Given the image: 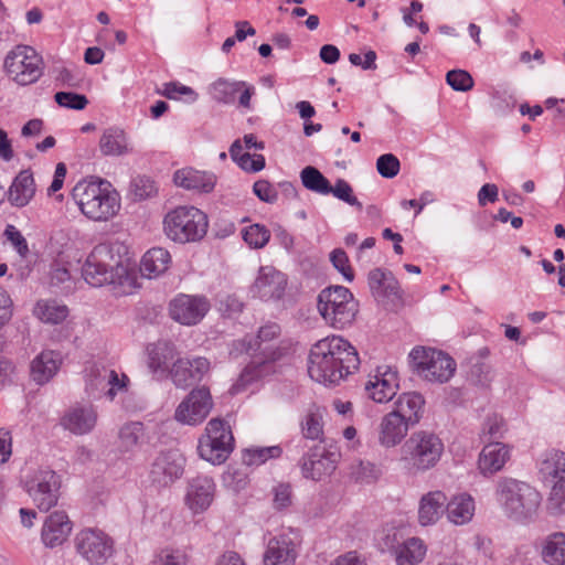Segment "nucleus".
Returning a JSON list of instances; mask_svg holds the SVG:
<instances>
[{
	"instance_id": "obj_34",
	"label": "nucleus",
	"mask_w": 565,
	"mask_h": 565,
	"mask_svg": "<svg viewBox=\"0 0 565 565\" xmlns=\"http://www.w3.org/2000/svg\"><path fill=\"white\" fill-rule=\"evenodd\" d=\"M61 354L55 351H43L31 363V377L39 385L47 383L58 371Z\"/></svg>"
},
{
	"instance_id": "obj_11",
	"label": "nucleus",
	"mask_w": 565,
	"mask_h": 565,
	"mask_svg": "<svg viewBox=\"0 0 565 565\" xmlns=\"http://www.w3.org/2000/svg\"><path fill=\"white\" fill-rule=\"evenodd\" d=\"M74 545L85 561L95 565L105 564L114 553L113 540L98 529L79 531L74 539Z\"/></svg>"
},
{
	"instance_id": "obj_25",
	"label": "nucleus",
	"mask_w": 565,
	"mask_h": 565,
	"mask_svg": "<svg viewBox=\"0 0 565 565\" xmlns=\"http://www.w3.org/2000/svg\"><path fill=\"white\" fill-rule=\"evenodd\" d=\"M99 151L106 157H124L134 152V146L127 132L119 127H108L103 130L99 141Z\"/></svg>"
},
{
	"instance_id": "obj_60",
	"label": "nucleus",
	"mask_w": 565,
	"mask_h": 565,
	"mask_svg": "<svg viewBox=\"0 0 565 565\" xmlns=\"http://www.w3.org/2000/svg\"><path fill=\"white\" fill-rule=\"evenodd\" d=\"M505 431V423L498 415L489 416L482 426V435L489 438H501Z\"/></svg>"
},
{
	"instance_id": "obj_13",
	"label": "nucleus",
	"mask_w": 565,
	"mask_h": 565,
	"mask_svg": "<svg viewBox=\"0 0 565 565\" xmlns=\"http://www.w3.org/2000/svg\"><path fill=\"white\" fill-rule=\"evenodd\" d=\"M213 399L210 390L201 386L192 390L189 395L179 404L174 418L181 424H201L211 413Z\"/></svg>"
},
{
	"instance_id": "obj_35",
	"label": "nucleus",
	"mask_w": 565,
	"mask_h": 565,
	"mask_svg": "<svg viewBox=\"0 0 565 565\" xmlns=\"http://www.w3.org/2000/svg\"><path fill=\"white\" fill-rule=\"evenodd\" d=\"M170 264V253L162 247H153L142 256L140 271L149 279L156 278L166 273Z\"/></svg>"
},
{
	"instance_id": "obj_14",
	"label": "nucleus",
	"mask_w": 565,
	"mask_h": 565,
	"mask_svg": "<svg viewBox=\"0 0 565 565\" xmlns=\"http://www.w3.org/2000/svg\"><path fill=\"white\" fill-rule=\"evenodd\" d=\"M128 377L107 367H93L86 380V392L94 398L106 396L113 401L118 393L127 390Z\"/></svg>"
},
{
	"instance_id": "obj_36",
	"label": "nucleus",
	"mask_w": 565,
	"mask_h": 565,
	"mask_svg": "<svg viewBox=\"0 0 565 565\" xmlns=\"http://www.w3.org/2000/svg\"><path fill=\"white\" fill-rule=\"evenodd\" d=\"M426 553L427 546L419 537H409L394 550L397 565H417L423 562Z\"/></svg>"
},
{
	"instance_id": "obj_31",
	"label": "nucleus",
	"mask_w": 565,
	"mask_h": 565,
	"mask_svg": "<svg viewBox=\"0 0 565 565\" xmlns=\"http://www.w3.org/2000/svg\"><path fill=\"white\" fill-rule=\"evenodd\" d=\"M446 494L440 490H434L422 495L418 502V523L429 526L440 519L446 507Z\"/></svg>"
},
{
	"instance_id": "obj_51",
	"label": "nucleus",
	"mask_w": 565,
	"mask_h": 565,
	"mask_svg": "<svg viewBox=\"0 0 565 565\" xmlns=\"http://www.w3.org/2000/svg\"><path fill=\"white\" fill-rule=\"evenodd\" d=\"M301 542V534L298 530L289 529L288 533H285V565L295 563Z\"/></svg>"
},
{
	"instance_id": "obj_19",
	"label": "nucleus",
	"mask_w": 565,
	"mask_h": 565,
	"mask_svg": "<svg viewBox=\"0 0 565 565\" xmlns=\"http://www.w3.org/2000/svg\"><path fill=\"white\" fill-rule=\"evenodd\" d=\"M257 149L265 148L264 142L257 141L253 134L245 135L243 140L236 139L230 147V156L241 169L246 172L255 173L264 169L265 158L262 154H250L243 152V149Z\"/></svg>"
},
{
	"instance_id": "obj_5",
	"label": "nucleus",
	"mask_w": 565,
	"mask_h": 565,
	"mask_svg": "<svg viewBox=\"0 0 565 565\" xmlns=\"http://www.w3.org/2000/svg\"><path fill=\"white\" fill-rule=\"evenodd\" d=\"M317 309L326 324L343 330L354 322L359 306L347 287L330 286L319 292Z\"/></svg>"
},
{
	"instance_id": "obj_48",
	"label": "nucleus",
	"mask_w": 565,
	"mask_h": 565,
	"mask_svg": "<svg viewBox=\"0 0 565 565\" xmlns=\"http://www.w3.org/2000/svg\"><path fill=\"white\" fill-rule=\"evenodd\" d=\"M130 192L136 200H146L157 193V188L149 177L138 175L131 181Z\"/></svg>"
},
{
	"instance_id": "obj_2",
	"label": "nucleus",
	"mask_w": 565,
	"mask_h": 565,
	"mask_svg": "<svg viewBox=\"0 0 565 565\" xmlns=\"http://www.w3.org/2000/svg\"><path fill=\"white\" fill-rule=\"evenodd\" d=\"M445 452L441 438L428 430L414 431L399 448L397 463L407 477H416L435 469Z\"/></svg>"
},
{
	"instance_id": "obj_59",
	"label": "nucleus",
	"mask_w": 565,
	"mask_h": 565,
	"mask_svg": "<svg viewBox=\"0 0 565 565\" xmlns=\"http://www.w3.org/2000/svg\"><path fill=\"white\" fill-rule=\"evenodd\" d=\"M13 310L14 305L10 294L0 286V330L11 321Z\"/></svg>"
},
{
	"instance_id": "obj_38",
	"label": "nucleus",
	"mask_w": 565,
	"mask_h": 565,
	"mask_svg": "<svg viewBox=\"0 0 565 565\" xmlns=\"http://www.w3.org/2000/svg\"><path fill=\"white\" fill-rule=\"evenodd\" d=\"M280 334V326L278 323H268L262 327L258 331L257 339L258 345L255 350H262L264 354H266V360L263 362V369L266 370L269 362H274L280 358L281 351L276 348L274 351L267 354L269 347L265 345L267 342L278 338ZM254 350L252 345L247 348V351Z\"/></svg>"
},
{
	"instance_id": "obj_47",
	"label": "nucleus",
	"mask_w": 565,
	"mask_h": 565,
	"mask_svg": "<svg viewBox=\"0 0 565 565\" xmlns=\"http://www.w3.org/2000/svg\"><path fill=\"white\" fill-rule=\"evenodd\" d=\"M244 241L253 248L264 247L270 237L269 231L260 224H253L242 232Z\"/></svg>"
},
{
	"instance_id": "obj_52",
	"label": "nucleus",
	"mask_w": 565,
	"mask_h": 565,
	"mask_svg": "<svg viewBox=\"0 0 565 565\" xmlns=\"http://www.w3.org/2000/svg\"><path fill=\"white\" fill-rule=\"evenodd\" d=\"M54 99L58 106L75 110H82L88 104L85 95L72 92H57L54 95Z\"/></svg>"
},
{
	"instance_id": "obj_10",
	"label": "nucleus",
	"mask_w": 565,
	"mask_h": 565,
	"mask_svg": "<svg viewBox=\"0 0 565 565\" xmlns=\"http://www.w3.org/2000/svg\"><path fill=\"white\" fill-rule=\"evenodd\" d=\"M43 60L36 51L28 45H18L4 60V70L19 85L35 83L43 74Z\"/></svg>"
},
{
	"instance_id": "obj_61",
	"label": "nucleus",
	"mask_w": 565,
	"mask_h": 565,
	"mask_svg": "<svg viewBox=\"0 0 565 565\" xmlns=\"http://www.w3.org/2000/svg\"><path fill=\"white\" fill-rule=\"evenodd\" d=\"M255 195L263 202L274 203L278 200V192L266 180H258L253 185Z\"/></svg>"
},
{
	"instance_id": "obj_23",
	"label": "nucleus",
	"mask_w": 565,
	"mask_h": 565,
	"mask_svg": "<svg viewBox=\"0 0 565 565\" xmlns=\"http://www.w3.org/2000/svg\"><path fill=\"white\" fill-rule=\"evenodd\" d=\"M97 423V413L92 405H77L70 408L61 419V425L75 435L90 433Z\"/></svg>"
},
{
	"instance_id": "obj_29",
	"label": "nucleus",
	"mask_w": 565,
	"mask_h": 565,
	"mask_svg": "<svg viewBox=\"0 0 565 565\" xmlns=\"http://www.w3.org/2000/svg\"><path fill=\"white\" fill-rule=\"evenodd\" d=\"M281 285V274L273 266H263L253 285V292L264 300L280 299L282 296Z\"/></svg>"
},
{
	"instance_id": "obj_45",
	"label": "nucleus",
	"mask_w": 565,
	"mask_h": 565,
	"mask_svg": "<svg viewBox=\"0 0 565 565\" xmlns=\"http://www.w3.org/2000/svg\"><path fill=\"white\" fill-rule=\"evenodd\" d=\"M143 437V425L135 422L126 424L119 431V445L124 451L134 450Z\"/></svg>"
},
{
	"instance_id": "obj_17",
	"label": "nucleus",
	"mask_w": 565,
	"mask_h": 565,
	"mask_svg": "<svg viewBox=\"0 0 565 565\" xmlns=\"http://www.w3.org/2000/svg\"><path fill=\"white\" fill-rule=\"evenodd\" d=\"M210 303L205 297L180 294L169 303L172 320L183 326L198 324L209 312Z\"/></svg>"
},
{
	"instance_id": "obj_21",
	"label": "nucleus",
	"mask_w": 565,
	"mask_h": 565,
	"mask_svg": "<svg viewBox=\"0 0 565 565\" xmlns=\"http://www.w3.org/2000/svg\"><path fill=\"white\" fill-rule=\"evenodd\" d=\"M183 458L177 454H160L152 463L150 478L159 487H167L183 473Z\"/></svg>"
},
{
	"instance_id": "obj_27",
	"label": "nucleus",
	"mask_w": 565,
	"mask_h": 565,
	"mask_svg": "<svg viewBox=\"0 0 565 565\" xmlns=\"http://www.w3.org/2000/svg\"><path fill=\"white\" fill-rule=\"evenodd\" d=\"M72 531L68 516L63 511L50 514L42 529V541L47 547H56L66 541Z\"/></svg>"
},
{
	"instance_id": "obj_3",
	"label": "nucleus",
	"mask_w": 565,
	"mask_h": 565,
	"mask_svg": "<svg viewBox=\"0 0 565 565\" xmlns=\"http://www.w3.org/2000/svg\"><path fill=\"white\" fill-rule=\"evenodd\" d=\"M72 198L81 212L89 220L104 222L114 217L120 209V198L108 181L99 178L79 181Z\"/></svg>"
},
{
	"instance_id": "obj_8",
	"label": "nucleus",
	"mask_w": 565,
	"mask_h": 565,
	"mask_svg": "<svg viewBox=\"0 0 565 565\" xmlns=\"http://www.w3.org/2000/svg\"><path fill=\"white\" fill-rule=\"evenodd\" d=\"M126 269L115 257L113 247L108 244H99L94 247L82 267L84 280L93 287H102L115 282L117 276H121Z\"/></svg>"
},
{
	"instance_id": "obj_26",
	"label": "nucleus",
	"mask_w": 565,
	"mask_h": 565,
	"mask_svg": "<svg viewBox=\"0 0 565 565\" xmlns=\"http://www.w3.org/2000/svg\"><path fill=\"white\" fill-rule=\"evenodd\" d=\"M425 398L417 392H404L397 396L392 412L409 426L417 425L424 414Z\"/></svg>"
},
{
	"instance_id": "obj_40",
	"label": "nucleus",
	"mask_w": 565,
	"mask_h": 565,
	"mask_svg": "<svg viewBox=\"0 0 565 565\" xmlns=\"http://www.w3.org/2000/svg\"><path fill=\"white\" fill-rule=\"evenodd\" d=\"M323 416L324 408L318 405H311L301 422V430L308 439H320L323 435Z\"/></svg>"
},
{
	"instance_id": "obj_20",
	"label": "nucleus",
	"mask_w": 565,
	"mask_h": 565,
	"mask_svg": "<svg viewBox=\"0 0 565 565\" xmlns=\"http://www.w3.org/2000/svg\"><path fill=\"white\" fill-rule=\"evenodd\" d=\"M409 426L392 411L386 413L377 425V443L385 449L398 446L407 436Z\"/></svg>"
},
{
	"instance_id": "obj_55",
	"label": "nucleus",
	"mask_w": 565,
	"mask_h": 565,
	"mask_svg": "<svg viewBox=\"0 0 565 565\" xmlns=\"http://www.w3.org/2000/svg\"><path fill=\"white\" fill-rule=\"evenodd\" d=\"M399 160L392 153L382 154L377 158V172L386 179H392L399 172Z\"/></svg>"
},
{
	"instance_id": "obj_24",
	"label": "nucleus",
	"mask_w": 565,
	"mask_h": 565,
	"mask_svg": "<svg viewBox=\"0 0 565 565\" xmlns=\"http://www.w3.org/2000/svg\"><path fill=\"white\" fill-rule=\"evenodd\" d=\"M215 484L212 478L200 476L194 478L188 488L186 504L194 513L205 511L214 499Z\"/></svg>"
},
{
	"instance_id": "obj_1",
	"label": "nucleus",
	"mask_w": 565,
	"mask_h": 565,
	"mask_svg": "<svg viewBox=\"0 0 565 565\" xmlns=\"http://www.w3.org/2000/svg\"><path fill=\"white\" fill-rule=\"evenodd\" d=\"M356 349L341 335H328L313 343L309 350L307 371L309 377L324 386H337L360 369Z\"/></svg>"
},
{
	"instance_id": "obj_30",
	"label": "nucleus",
	"mask_w": 565,
	"mask_h": 565,
	"mask_svg": "<svg viewBox=\"0 0 565 565\" xmlns=\"http://www.w3.org/2000/svg\"><path fill=\"white\" fill-rule=\"evenodd\" d=\"M476 512V502L472 495L462 492L446 500L445 513L447 520L455 525L468 524Z\"/></svg>"
},
{
	"instance_id": "obj_7",
	"label": "nucleus",
	"mask_w": 565,
	"mask_h": 565,
	"mask_svg": "<svg viewBox=\"0 0 565 565\" xmlns=\"http://www.w3.org/2000/svg\"><path fill=\"white\" fill-rule=\"evenodd\" d=\"M412 372L422 381L430 384H445L456 372V362L447 353L428 348L415 347L408 354Z\"/></svg>"
},
{
	"instance_id": "obj_49",
	"label": "nucleus",
	"mask_w": 565,
	"mask_h": 565,
	"mask_svg": "<svg viewBox=\"0 0 565 565\" xmlns=\"http://www.w3.org/2000/svg\"><path fill=\"white\" fill-rule=\"evenodd\" d=\"M547 507L553 513L565 512V480H556L547 498Z\"/></svg>"
},
{
	"instance_id": "obj_22",
	"label": "nucleus",
	"mask_w": 565,
	"mask_h": 565,
	"mask_svg": "<svg viewBox=\"0 0 565 565\" xmlns=\"http://www.w3.org/2000/svg\"><path fill=\"white\" fill-rule=\"evenodd\" d=\"M511 449L508 445L494 441L487 444L478 456L477 467L483 477L501 471L510 460Z\"/></svg>"
},
{
	"instance_id": "obj_4",
	"label": "nucleus",
	"mask_w": 565,
	"mask_h": 565,
	"mask_svg": "<svg viewBox=\"0 0 565 565\" xmlns=\"http://www.w3.org/2000/svg\"><path fill=\"white\" fill-rule=\"evenodd\" d=\"M497 500L509 519L526 522L536 515L542 497L529 483L504 478L498 483Z\"/></svg>"
},
{
	"instance_id": "obj_56",
	"label": "nucleus",
	"mask_w": 565,
	"mask_h": 565,
	"mask_svg": "<svg viewBox=\"0 0 565 565\" xmlns=\"http://www.w3.org/2000/svg\"><path fill=\"white\" fill-rule=\"evenodd\" d=\"M264 565H280L282 562V542L279 536L268 540L263 556Z\"/></svg>"
},
{
	"instance_id": "obj_9",
	"label": "nucleus",
	"mask_w": 565,
	"mask_h": 565,
	"mask_svg": "<svg viewBox=\"0 0 565 565\" xmlns=\"http://www.w3.org/2000/svg\"><path fill=\"white\" fill-rule=\"evenodd\" d=\"M233 449L234 437L230 425L221 418H212L205 427V434L199 439L200 457L213 465H221Z\"/></svg>"
},
{
	"instance_id": "obj_15",
	"label": "nucleus",
	"mask_w": 565,
	"mask_h": 565,
	"mask_svg": "<svg viewBox=\"0 0 565 565\" xmlns=\"http://www.w3.org/2000/svg\"><path fill=\"white\" fill-rule=\"evenodd\" d=\"M399 387L398 372L391 365H379L367 376L365 392L375 403H387L393 399Z\"/></svg>"
},
{
	"instance_id": "obj_37",
	"label": "nucleus",
	"mask_w": 565,
	"mask_h": 565,
	"mask_svg": "<svg viewBox=\"0 0 565 565\" xmlns=\"http://www.w3.org/2000/svg\"><path fill=\"white\" fill-rule=\"evenodd\" d=\"M542 557L548 565L565 563V533L554 532L546 536L542 545Z\"/></svg>"
},
{
	"instance_id": "obj_62",
	"label": "nucleus",
	"mask_w": 565,
	"mask_h": 565,
	"mask_svg": "<svg viewBox=\"0 0 565 565\" xmlns=\"http://www.w3.org/2000/svg\"><path fill=\"white\" fill-rule=\"evenodd\" d=\"M163 95L169 99L177 98L178 95H190L192 100H195L198 97L196 93L191 87L174 82L164 84Z\"/></svg>"
},
{
	"instance_id": "obj_46",
	"label": "nucleus",
	"mask_w": 565,
	"mask_h": 565,
	"mask_svg": "<svg viewBox=\"0 0 565 565\" xmlns=\"http://www.w3.org/2000/svg\"><path fill=\"white\" fill-rule=\"evenodd\" d=\"M382 476V469L371 461H359L351 467V477L360 483H373Z\"/></svg>"
},
{
	"instance_id": "obj_44",
	"label": "nucleus",
	"mask_w": 565,
	"mask_h": 565,
	"mask_svg": "<svg viewBox=\"0 0 565 565\" xmlns=\"http://www.w3.org/2000/svg\"><path fill=\"white\" fill-rule=\"evenodd\" d=\"M281 448L279 446L271 447H252L243 450L242 461L246 466H260L268 459L279 458Z\"/></svg>"
},
{
	"instance_id": "obj_39",
	"label": "nucleus",
	"mask_w": 565,
	"mask_h": 565,
	"mask_svg": "<svg viewBox=\"0 0 565 565\" xmlns=\"http://www.w3.org/2000/svg\"><path fill=\"white\" fill-rule=\"evenodd\" d=\"M33 313L45 323L57 324L65 320L68 309L55 300H40L36 302Z\"/></svg>"
},
{
	"instance_id": "obj_58",
	"label": "nucleus",
	"mask_w": 565,
	"mask_h": 565,
	"mask_svg": "<svg viewBox=\"0 0 565 565\" xmlns=\"http://www.w3.org/2000/svg\"><path fill=\"white\" fill-rule=\"evenodd\" d=\"M244 303L235 295H226L218 300L220 312L228 318H233L242 312Z\"/></svg>"
},
{
	"instance_id": "obj_33",
	"label": "nucleus",
	"mask_w": 565,
	"mask_h": 565,
	"mask_svg": "<svg viewBox=\"0 0 565 565\" xmlns=\"http://www.w3.org/2000/svg\"><path fill=\"white\" fill-rule=\"evenodd\" d=\"M35 190L32 172L30 170H22L9 188L8 200L13 206L23 207L33 199Z\"/></svg>"
},
{
	"instance_id": "obj_64",
	"label": "nucleus",
	"mask_w": 565,
	"mask_h": 565,
	"mask_svg": "<svg viewBox=\"0 0 565 565\" xmlns=\"http://www.w3.org/2000/svg\"><path fill=\"white\" fill-rule=\"evenodd\" d=\"M498 186L493 183H486L481 186L478 192V203L481 206L487 205V203H493L498 200Z\"/></svg>"
},
{
	"instance_id": "obj_53",
	"label": "nucleus",
	"mask_w": 565,
	"mask_h": 565,
	"mask_svg": "<svg viewBox=\"0 0 565 565\" xmlns=\"http://www.w3.org/2000/svg\"><path fill=\"white\" fill-rule=\"evenodd\" d=\"M330 193H332L337 199L362 210V203L353 194L351 185L345 180L338 179L335 184L333 186L331 185Z\"/></svg>"
},
{
	"instance_id": "obj_63",
	"label": "nucleus",
	"mask_w": 565,
	"mask_h": 565,
	"mask_svg": "<svg viewBox=\"0 0 565 565\" xmlns=\"http://www.w3.org/2000/svg\"><path fill=\"white\" fill-rule=\"evenodd\" d=\"M375 60H376V54L374 51L366 52L363 57L356 53H351L349 55V61L351 62V64H353L355 66H361L363 70L375 68L376 67Z\"/></svg>"
},
{
	"instance_id": "obj_43",
	"label": "nucleus",
	"mask_w": 565,
	"mask_h": 565,
	"mask_svg": "<svg viewBox=\"0 0 565 565\" xmlns=\"http://www.w3.org/2000/svg\"><path fill=\"white\" fill-rule=\"evenodd\" d=\"M301 182L303 186L319 194H329L331 184L328 179L315 167H306L302 169Z\"/></svg>"
},
{
	"instance_id": "obj_57",
	"label": "nucleus",
	"mask_w": 565,
	"mask_h": 565,
	"mask_svg": "<svg viewBox=\"0 0 565 565\" xmlns=\"http://www.w3.org/2000/svg\"><path fill=\"white\" fill-rule=\"evenodd\" d=\"M4 236L21 257H26L29 254L26 239L14 225H7Z\"/></svg>"
},
{
	"instance_id": "obj_50",
	"label": "nucleus",
	"mask_w": 565,
	"mask_h": 565,
	"mask_svg": "<svg viewBox=\"0 0 565 565\" xmlns=\"http://www.w3.org/2000/svg\"><path fill=\"white\" fill-rule=\"evenodd\" d=\"M447 84L457 92H468L473 87L472 76L463 70H452L446 75Z\"/></svg>"
},
{
	"instance_id": "obj_6",
	"label": "nucleus",
	"mask_w": 565,
	"mask_h": 565,
	"mask_svg": "<svg viewBox=\"0 0 565 565\" xmlns=\"http://www.w3.org/2000/svg\"><path fill=\"white\" fill-rule=\"evenodd\" d=\"M207 228V215L195 206H178L163 218L164 234L179 244L200 242L206 235Z\"/></svg>"
},
{
	"instance_id": "obj_42",
	"label": "nucleus",
	"mask_w": 565,
	"mask_h": 565,
	"mask_svg": "<svg viewBox=\"0 0 565 565\" xmlns=\"http://www.w3.org/2000/svg\"><path fill=\"white\" fill-rule=\"evenodd\" d=\"M245 86V82L235 81L230 82L224 78H218L210 86V94L212 98L221 104H233L235 96Z\"/></svg>"
},
{
	"instance_id": "obj_28",
	"label": "nucleus",
	"mask_w": 565,
	"mask_h": 565,
	"mask_svg": "<svg viewBox=\"0 0 565 565\" xmlns=\"http://www.w3.org/2000/svg\"><path fill=\"white\" fill-rule=\"evenodd\" d=\"M173 181L178 186L185 190L209 193L215 186L216 177L210 172L183 168L174 172Z\"/></svg>"
},
{
	"instance_id": "obj_18",
	"label": "nucleus",
	"mask_w": 565,
	"mask_h": 565,
	"mask_svg": "<svg viewBox=\"0 0 565 565\" xmlns=\"http://www.w3.org/2000/svg\"><path fill=\"white\" fill-rule=\"evenodd\" d=\"M211 363L206 358L178 359L171 369V377L177 387L186 388L199 383L210 372Z\"/></svg>"
},
{
	"instance_id": "obj_41",
	"label": "nucleus",
	"mask_w": 565,
	"mask_h": 565,
	"mask_svg": "<svg viewBox=\"0 0 565 565\" xmlns=\"http://www.w3.org/2000/svg\"><path fill=\"white\" fill-rule=\"evenodd\" d=\"M540 472L545 478L565 480V452L548 451L541 461Z\"/></svg>"
},
{
	"instance_id": "obj_12",
	"label": "nucleus",
	"mask_w": 565,
	"mask_h": 565,
	"mask_svg": "<svg viewBox=\"0 0 565 565\" xmlns=\"http://www.w3.org/2000/svg\"><path fill=\"white\" fill-rule=\"evenodd\" d=\"M61 481L55 471L43 469L34 472L25 482V490L41 511L56 505Z\"/></svg>"
},
{
	"instance_id": "obj_54",
	"label": "nucleus",
	"mask_w": 565,
	"mask_h": 565,
	"mask_svg": "<svg viewBox=\"0 0 565 565\" xmlns=\"http://www.w3.org/2000/svg\"><path fill=\"white\" fill-rule=\"evenodd\" d=\"M330 260L333 267L343 276L347 281L351 282L354 279V273L350 266L349 257L343 249H334L330 254Z\"/></svg>"
},
{
	"instance_id": "obj_32",
	"label": "nucleus",
	"mask_w": 565,
	"mask_h": 565,
	"mask_svg": "<svg viewBox=\"0 0 565 565\" xmlns=\"http://www.w3.org/2000/svg\"><path fill=\"white\" fill-rule=\"evenodd\" d=\"M367 281L373 297L379 301L398 296V282L388 270L382 268L372 269L369 273Z\"/></svg>"
},
{
	"instance_id": "obj_16",
	"label": "nucleus",
	"mask_w": 565,
	"mask_h": 565,
	"mask_svg": "<svg viewBox=\"0 0 565 565\" xmlns=\"http://www.w3.org/2000/svg\"><path fill=\"white\" fill-rule=\"evenodd\" d=\"M339 459L337 449L318 444L303 457L302 473L308 479L322 480L335 470Z\"/></svg>"
}]
</instances>
